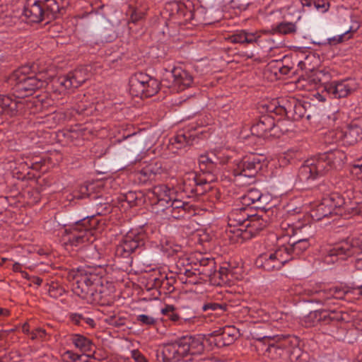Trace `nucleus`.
Returning <instances> with one entry per match:
<instances>
[{
	"instance_id": "1",
	"label": "nucleus",
	"mask_w": 362,
	"mask_h": 362,
	"mask_svg": "<svg viewBox=\"0 0 362 362\" xmlns=\"http://www.w3.org/2000/svg\"><path fill=\"white\" fill-rule=\"evenodd\" d=\"M346 159L340 150H332L307 159L300 166L298 177L303 182H310L329 172L340 170Z\"/></svg>"
},
{
	"instance_id": "2",
	"label": "nucleus",
	"mask_w": 362,
	"mask_h": 362,
	"mask_svg": "<svg viewBox=\"0 0 362 362\" xmlns=\"http://www.w3.org/2000/svg\"><path fill=\"white\" fill-rule=\"evenodd\" d=\"M154 212L166 219H179L186 216L190 206L187 202L170 197V189L165 185L155 186L149 192Z\"/></svg>"
},
{
	"instance_id": "3",
	"label": "nucleus",
	"mask_w": 362,
	"mask_h": 362,
	"mask_svg": "<svg viewBox=\"0 0 362 362\" xmlns=\"http://www.w3.org/2000/svg\"><path fill=\"white\" fill-rule=\"evenodd\" d=\"M203 350L200 337L185 336L173 343L164 344L157 351L156 357L158 362H181L187 355L199 354Z\"/></svg>"
},
{
	"instance_id": "4",
	"label": "nucleus",
	"mask_w": 362,
	"mask_h": 362,
	"mask_svg": "<svg viewBox=\"0 0 362 362\" xmlns=\"http://www.w3.org/2000/svg\"><path fill=\"white\" fill-rule=\"evenodd\" d=\"M64 8V0H28L23 14L30 22L49 21L59 17Z\"/></svg>"
},
{
	"instance_id": "5",
	"label": "nucleus",
	"mask_w": 362,
	"mask_h": 362,
	"mask_svg": "<svg viewBox=\"0 0 362 362\" xmlns=\"http://www.w3.org/2000/svg\"><path fill=\"white\" fill-rule=\"evenodd\" d=\"M29 68L21 67L14 71L8 78L7 83L11 87L16 96L23 98L47 85L45 81H42L34 75H28Z\"/></svg>"
},
{
	"instance_id": "6",
	"label": "nucleus",
	"mask_w": 362,
	"mask_h": 362,
	"mask_svg": "<svg viewBox=\"0 0 362 362\" xmlns=\"http://www.w3.org/2000/svg\"><path fill=\"white\" fill-rule=\"evenodd\" d=\"M93 218L86 217L78 221L69 228L66 229L64 241L66 245L73 247H83L95 240L94 226L92 224Z\"/></svg>"
},
{
	"instance_id": "7",
	"label": "nucleus",
	"mask_w": 362,
	"mask_h": 362,
	"mask_svg": "<svg viewBox=\"0 0 362 362\" xmlns=\"http://www.w3.org/2000/svg\"><path fill=\"white\" fill-rule=\"evenodd\" d=\"M267 351L274 358L288 357L291 361L299 358L301 350L299 339L293 335H277L274 342L269 344Z\"/></svg>"
},
{
	"instance_id": "8",
	"label": "nucleus",
	"mask_w": 362,
	"mask_h": 362,
	"mask_svg": "<svg viewBox=\"0 0 362 362\" xmlns=\"http://www.w3.org/2000/svg\"><path fill=\"white\" fill-rule=\"evenodd\" d=\"M347 210L344 198L337 193H332L323 197L320 204L311 211V216L320 221L333 216H343Z\"/></svg>"
},
{
	"instance_id": "9",
	"label": "nucleus",
	"mask_w": 362,
	"mask_h": 362,
	"mask_svg": "<svg viewBox=\"0 0 362 362\" xmlns=\"http://www.w3.org/2000/svg\"><path fill=\"white\" fill-rule=\"evenodd\" d=\"M159 81L144 73H136L129 79V92L133 96L149 98L158 93Z\"/></svg>"
},
{
	"instance_id": "10",
	"label": "nucleus",
	"mask_w": 362,
	"mask_h": 362,
	"mask_svg": "<svg viewBox=\"0 0 362 362\" xmlns=\"http://www.w3.org/2000/svg\"><path fill=\"white\" fill-rule=\"evenodd\" d=\"M267 110L277 115H285L288 119L293 120H299L306 113L305 106L295 98L282 100L281 102L274 101L268 106Z\"/></svg>"
},
{
	"instance_id": "11",
	"label": "nucleus",
	"mask_w": 362,
	"mask_h": 362,
	"mask_svg": "<svg viewBox=\"0 0 362 362\" xmlns=\"http://www.w3.org/2000/svg\"><path fill=\"white\" fill-rule=\"evenodd\" d=\"M249 208L244 206L240 208L233 209L228 214V226L225 230L226 238H228L230 243H240V235H238L237 230L240 231L244 228L245 222L250 217Z\"/></svg>"
},
{
	"instance_id": "12",
	"label": "nucleus",
	"mask_w": 362,
	"mask_h": 362,
	"mask_svg": "<svg viewBox=\"0 0 362 362\" xmlns=\"http://www.w3.org/2000/svg\"><path fill=\"white\" fill-rule=\"evenodd\" d=\"M281 124V122L279 120L276 122L272 115H264L251 127V133L264 139L279 137L282 132Z\"/></svg>"
},
{
	"instance_id": "13",
	"label": "nucleus",
	"mask_w": 362,
	"mask_h": 362,
	"mask_svg": "<svg viewBox=\"0 0 362 362\" xmlns=\"http://www.w3.org/2000/svg\"><path fill=\"white\" fill-rule=\"evenodd\" d=\"M288 262V255L286 249L279 247L274 252L260 255L255 260V265L272 272L280 269Z\"/></svg>"
},
{
	"instance_id": "14",
	"label": "nucleus",
	"mask_w": 362,
	"mask_h": 362,
	"mask_svg": "<svg viewBox=\"0 0 362 362\" xmlns=\"http://www.w3.org/2000/svg\"><path fill=\"white\" fill-rule=\"evenodd\" d=\"M144 245V235L141 234L127 233L115 248V255L117 257L127 258L140 250Z\"/></svg>"
},
{
	"instance_id": "15",
	"label": "nucleus",
	"mask_w": 362,
	"mask_h": 362,
	"mask_svg": "<svg viewBox=\"0 0 362 362\" xmlns=\"http://www.w3.org/2000/svg\"><path fill=\"white\" fill-rule=\"evenodd\" d=\"M32 103L28 100H13L6 95H0V115L10 117L23 113L29 108Z\"/></svg>"
},
{
	"instance_id": "16",
	"label": "nucleus",
	"mask_w": 362,
	"mask_h": 362,
	"mask_svg": "<svg viewBox=\"0 0 362 362\" xmlns=\"http://www.w3.org/2000/svg\"><path fill=\"white\" fill-rule=\"evenodd\" d=\"M357 88V83L351 78L334 81L325 86V90L334 98H345Z\"/></svg>"
},
{
	"instance_id": "17",
	"label": "nucleus",
	"mask_w": 362,
	"mask_h": 362,
	"mask_svg": "<svg viewBox=\"0 0 362 362\" xmlns=\"http://www.w3.org/2000/svg\"><path fill=\"white\" fill-rule=\"evenodd\" d=\"M267 225V221L263 218L262 216L258 214L250 215L247 221L245 222V225H244V228L240 231H236L238 235H240V243L252 238L263 230Z\"/></svg>"
},
{
	"instance_id": "18",
	"label": "nucleus",
	"mask_w": 362,
	"mask_h": 362,
	"mask_svg": "<svg viewBox=\"0 0 362 362\" xmlns=\"http://www.w3.org/2000/svg\"><path fill=\"white\" fill-rule=\"evenodd\" d=\"M238 334V329L235 327L226 326L212 332L209 340L221 348L232 344L237 339Z\"/></svg>"
},
{
	"instance_id": "19",
	"label": "nucleus",
	"mask_w": 362,
	"mask_h": 362,
	"mask_svg": "<svg viewBox=\"0 0 362 362\" xmlns=\"http://www.w3.org/2000/svg\"><path fill=\"white\" fill-rule=\"evenodd\" d=\"M262 168L260 160L255 155L245 158L233 170L235 177H246L252 178Z\"/></svg>"
},
{
	"instance_id": "20",
	"label": "nucleus",
	"mask_w": 362,
	"mask_h": 362,
	"mask_svg": "<svg viewBox=\"0 0 362 362\" xmlns=\"http://www.w3.org/2000/svg\"><path fill=\"white\" fill-rule=\"evenodd\" d=\"M355 250L356 249L352 244L347 241L342 242L327 250V254L325 257V262L329 264L334 263L339 259L344 260L348 257L354 255Z\"/></svg>"
},
{
	"instance_id": "21",
	"label": "nucleus",
	"mask_w": 362,
	"mask_h": 362,
	"mask_svg": "<svg viewBox=\"0 0 362 362\" xmlns=\"http://www.w3.org/2000/svg\"><path fill=\"white\" fill-rule=\"evenodd\" d=\"M89 78L88 68L80 67L59 78V84L65 88H78Z\"/></svg>"
},
{
	"instance_id": "22",
	"label": "nucleus",
	"mask_w": 362,
	"mask_h": 362,
	"mask_svg": "<svg viewBox=\"0 0 362 362\" xmlns=\"http://www.w3.org/2000/svg\"><path fill=\"white\" fill-rule=\"evenodd\" d=\"M169 74L173 78V87L177 91L185 90L193 83L192 74L180 66L174 67Z\"/></svg>"
},
{
	"instance_id": "23",
	"label": "nucleus",
	"mask_w": 362,
	"mask_h": 362,
	"mask_svg": "<svg viewBox=\"0 0 362 362\" xmlns=\"http://www.w3.org/2000/svg\"><path fill=\"white\" fill-rule=\"evenodd\" d=\"M309 247L310 243L308 238L299 239L293 243H288V245L281 246V248L286 249L288 255V262L300 256Z\"/></svg>"
},
{
	"instance_id": "24",
	"label": "nucleus",
	"mask_w": 362,
	"mask_h": 362,
	"mask_svg": "<svg viewBox=\"0 0 362 362\" xmlns=\"http://www.w3.org/2000/svg\"><path fill=\"white\" fill-rule=\"evenodd\" d=\"M260 37L259 32H249L241 30L230 35L229 40L233 43L253 44L257 42Z\"/></svg>"
},
{
	"instance_id": "25",
	"label": "nucleus",
	"mask_w": 362,
	"mask_h": 362,
	"mask_svg": "<svg viewBox=\"0 0 362 362\" xmlns=\"http://www.w3.org/2000/svg\"><path fill=\"white\" fill-rule=\"evenodd\" d=\"M343 145H354L362 139V129L356 124H351L343 130Z\"/></svg>"
},
{
	"instance_id": "26",
	"label": "nucleus",
	"mask_w": 362,
	"mask_h": 362,
	"mask_svg": "<svg viewBox=\"0 0 362 362\" xmlns=\"http://www.w3.org/2000/svg\"><path fill=\"white\" fill-rule=\"evenodd\" d=\"M218 163H221V160L214 152L202 155L199 158L200 168L203 173H205V175L212 174L211 172L214 170L215 165Z\"/></svg>"
},
{
	"instance_id": "27",
	"label": "nucleus",
	"mask_w": 362,
	"mask_h": 362,
	"mask_svg": "<svg viewBox=\"0 0 362 362\" xmlns=\"http://www.w3.org/2000/svg\"><path fill=\"white\" fill-rule=\"evenodd\" d=\"M262 199V192L255 188H250L245 194L240 197L242 204L247 208L252 204H255V208H261Z\"/></svg>"
},
{
	"instance_id": "28",
	"label": "nucleus",
	"mask_w": 362,
	"mask_h": 362,
	"mask_svg": "<svg viewBox=\"0 0 362 362\" xmlns=\"http://www.w3.org/2000/svg\"><path fill=\"white\" fill-rule=\"evenodd\" d=\"M213 180H214V175L213 174L209 173L205 175V173H203L202 175H197L196 180L197 185H196L194 195L204 194L210 187L209 182Z\"/></svg>"
},
{
	"instance_id": "29",
	"label": "nucleus",
	"mask_w": 362,
	"mask_h": 362,
	"mask_svg": "<svg viewBox=\"0 0 362 362\" xmlns=\"http://www.w3.org/2000/svg\"><path fill=\"white\" fill-rule=\"evenodd\" d=\"M95 291V288L93 287L86 286L84 281H76V285L74 286V293L87 302L91 298Z\"/></svg>"
},
{
	"instance_id": "30",
	"label": "nucleus",
	"mask_w": 362,
	"mask_h": 362,
	"mask_svg": "<svg viewBox=\"0 0 362 362\" xmlns=\"http://www.w3.org/2000/svg\"><path fill=\"white\" fill-rule=\"evenodd\" d=\"M297 31L296 25L291 22H283L280 23L276 26L272 27L271 33L281 34V35H290L294 34Z\"/></svg>"
},
{
	"instance_id": "31",
	"label": "nucleus",
	"mask_w": 362,
	"mask_h": 362,
	"mask_svg": "<svg viewBox=\"0 0 362 362\" xmlns=\"http://www.w3.org/2000/svg\"><path fill=\"white\" fill-rule=\"evenodd\" d=\"M215 262L214 259H203L200 261V264L198 268L194 270L198 272V274L202 275L204 277H209L213 273V268L214 267ZM202 279V277H201Z\"/></svg>"
},
{
	"instance_id": "32",
	"label": "nucleus",
	"mask_w": 362,
	"mask_h": 362,
	"mask_svg": "<svg viewBox=\"0 0 362 362\" xmlns=\"http://www.w3.org/2000/svg\"><path fill=\"white\" fill-rule=\"evenodd\" d=\"M173 140L174 141L172 142V144L175 146V148L181 149L192 144L193 139L191 138V135L189 133L186 134L181 131L177 134L173 138Z\"/></svg>"
},
{
	"instance_id": "33",
	"label": "nucleus",
	"mask_w": 362,
	"mask_h": 362,
	"mask_svg": "<svg viewBox=\"0 0 362 362\" xmlns=\"http://www.w3.org/2000/svg\"><path fill=\"white\" fill-rule=\"evenodd\" d=\"M197 175L194 173H189L185 175L183 180V191L189 194L191 196H193L194 194V189L197 183Z\"/></svg>"
},
{
	"instance_id": "34",
	"label": "nucleus",
	"mask_w": 362,
	"mask_h": 362,
	"mask_svg": "<svg viewBox=\"0 0 362 362\" xmlns=\"http://www.w3.org/2000/svg\"><path fill=\"white\" fill-rule=\"evenodd\" d=\"M110 302V298H109L104 293V291H102V286L100 285L95 289V292L91 296V298L88 301L89 303L98 304L100 305H108Z\"/></svg>"
},
{
	"instance_id": "35",
	"label": "nucleus",
	"mask_w": 362,
	"mask_h": 362,
	"mask_svg": "<svg viewBox=\"0 0 362 362\" xmlns=\"http://www.w3.org/2000/svg\"><path fill=\"white\" fill-rule=\"evenodd\" d=\"M320 314V324L328 325L332 322H339L341 319V315L335 311H328L325 310H319Z\"/></svg>"
},
{
	"instance_id": "36",
	"label": "nucleus",
	"mask_w": 362,
	"mask_h": 362,
	"mask_svg": "<svg viewBox=\"0 0 362 362\" xmlns=\"http://www.w3.org/2000/svg\"><path fill=\"white\" fill-rule=\"evenodd\" d=\"M71 340L74 346L81 351H86L90 349L91 341L83 335L74 334L71 336Z\"/></svg>"
},
{
	"instance_id": "37",
	"label": "nucleus",
	"mask_w": 362,
	"mask_h": 362,
	"mask_svg": "<svg viewBox=\"0 0 362 362\" xmlns=\"http://www.w3.org/2000/svg\"><path fill=\"white\" fill-rule=\"evenodd\" d=\"M320 314L319 313V310L310 312L301 320L302 324L308 327H311L317 325L320 322Z\"/></svg>"
},
{
	"instance_id": "38",
	"label": "nucleus",
	"mask_w": 362,
	"mask_h": 362,
	"mask_svg": "<svg viewBox=\"0 0 362 362\" xmlns=\"http://www.w3.org/2000/svg\"><path fill=\"white\" fill-rule=\"evenodd\" d=\"M227 305L226 303H217L214 302H209L202 305V310L204 312H209L211 314L212 312H216L217 315L222 314L226 310Z\"/></svg>"
},
{
	"instance_id": "39",
	"label": "nucleus",
	"mask_w": 362,
	"mask_h": 362,
	"mask_svg": "<svg viewBox=\"0 0 362 362\" xmlns=\"http://www.w3.org/2000/svg\"><path fill=\"white\" fill-rule=\"evenodd\" d=\"M146 11L147 8L146 7L133 8L130 6L129 10V12L130 13L129 22L136 23L139 21L144 19L146 16Z\"/></svg>"
},
{
	"instance_id": "40",
	"label": "nucleus",
	"mask_w": 362,
	"mask_h": 362,
	"mask_svg": "<svg viewBox=\"0 0 362 362\" xmlns=\"http://www.w3.org/2000/svg\"><path fill=\"white\" fill-rule=\"evenodd\" d=\"M343 130L335 129L327 132L325 135V142L329 144L340 143L343 144Z\"/></svg>"
},
{
	"instance_id": "41",
	"label": "nucleus",
	"mask_w": 362,
	"mask_h": 362,
	"mask_svg": "<svg viewBox=\"0 0 362 362\" xmlns=\"http://www.w3.org/2000/svg\"><path fill=\"white\" fill-rule=\"evenodd\" d=\"M159 168L154 166L153 164H149L144 168L140 171L141 176L144 177L143 181H146L148 180H152L154 178V176L158 173Z\"/></svg>"
},
{
	"instance_id": "42",
	"label": "nucleus",
	"mask_w": 362,
	"mask_h": 362,
	"mask_svg": "<svg viewBox=\"0 0 362 362\" xmlns=\"http://www.w3.org/2000/svg\"><path fill=\"white\" fill-rule=\"evenodd\" d=\"M313 59H315V57L313 54H307L304 60H300L298 62V66L300 70H305L306 71H313L315 68L314 66L311 65Z\"/></svg>"
},
{
	"instance_id": "43",
	"label": "nucleus",
	"mask_w": 362,
	"mask_h": 362,
	"mask_svg": "<svg viewBox=\"0 0 362 362\" xmlns=\"http://www.w3.org/2000/svg\"><path fill=\"white\" fill-rule=\"evenodd\" d=\"M76 281H84L86 285L89 287H93L94 288H97L99 286V280L95 275H86L78 277Z\"/></svg>"
},
{
	"instance_id": "44",
	"label": "nucleus",
	"mask_w": 362,
	"mask_h": 362,
	"mask_svg": "<svg viewBox=\"0 0 362 362\" xmlns=\"http://www.w3.org/2000/svg\"><path fill=\"white\" fill-rule=\"evenodd\" d=\"M349 293V291L342 287H334L329 289L330 296L337 299H344L345 296Z\"/></svg>"
},
{
	"instance_id": "45",
	"label": "nucleus",
	"mask_w": 362,
	"mask_h": 362,
	"mask_svg": "<svg viewBox=\"0 0 362 362\" xmlns=\"http://www.w3.org/2000/svg\"><path fill=\"white\" fill-rule=\"evenodd\" d=\"M136 320L142 325H153L156 322L152 316L144 314L137 315Z\"/></svg>"
},
{
	"instance_id": "46",
	"label": "nucleus",
	"mask_w": 362,
	"mask_h": 362,
	"mask_svg": "<svg viewBox=\"0 0 362 362\" xmlns=\"http://www.w3.org/2000/svg\"><path fill=\"white\" fill-rule=\"evenodd\" d=\"M47 332L45 329L37 327L33 330L30 333V338L33 340L35 339H39V340H44L45 339V337L47 336Z\"/></svg>"
},
{
	"instance_id": "47",
	"label": "nucleus",
	"mask_w": 362,
	"mask_h": 362,
	"mask_svg": "<svg viewBox=\"0 0 362 362\" xmlns=\"http://www.w3.org/2000/svg\"><path fill=\"white\" fill-rule=\"evenodd\" d=\"M313 5L322 12H326L329 7V3L325 0H316V1H313Z\"/></svg>"
},
{
	"instance_id": "48",
	"label": "nucleus",
	"mask_w": 362,
	"mask_h": 362,
	"mask_svg": "<svg viewBox=\"0 0 362 362\" xmlns=\"http://www.w3.org/2000/svg\"><path fill=\"white\" fill-rule=\"evenodd\" d=\"M132 358L136 362H148L146 357L139 351V350H133L131 352Z\"/></svg>"
},
{
	"instance_id": "49",
	"label": "nucleus",
	"mask_w": 362,
	"mask_h": 362,
	"mask_svg": "<svg viewBox=\"0 0 362 362\" xmlns=\"http://www.w3.org/2000/svg\"><path fill=\"white\" fill-rule=\"evenodd\" d=\"M349 33V30L344 32V33L337 35V37H334L332 38H329V43L330 45H337L344 41L346 35Z\"/></svg>"
},
{
	"instance_id": "50",
	"label": "nucleus",
	"mask_w": 362,
	"mask_h": 362,
	"mask_svg": "<svg viewBox=\"0 0 362 362\" xmlns=\"http://www.w3.org/2000/svg\"><path fill=\"white\" fill-rule=\"evenodd\" d=\"M116 315L117 313L115 311H112L105 314L104 317V322L112 326L113 324H115V322H114V319L115 318Z\"/></svg>"
},
{
	"instance_id": "51",
	"label": "nucleus",
	"mask_w": 362,
	"mask_h": 362,
	"mask_svg": "<svg viewBox=\"0 0 362 362\" xmlns=\"http://www.w3.org/2000/svg\"><path fill=\"white\" fill-rule=\"evenodd\" d=\"M64 291L62 288H55L52 286L49 289V294L51 297L57 298L58 296H62Z\"/></svg>"
},
{
	"instance_id": "52",
	"label": "nucleus",
	"mask_w": 362,
	"mask_h": 362,
	"mask_svg": "<svg viewBox=\"0 0 362 362\" xmlns=\"http://www.w3.org/2000/svg\"><path fill=\"white\" fill-rule=\"evenodd\" d=\"M71 321L76 325L83 326V315L74 313L71 315Z\"/></svg>"
},
{
	"instance_id": "53",
	"label": "nucleus",
	"mask_w": 362,
	"mask_h": 362,
	"mask_svg": "<svg viewBox=\"0 0 362 362\" xmlns=\"http://www.w3.org/2000/svg\"><path fill=\"white\" fill-rule=\"evenodd\" d=\"M114 320H115L114 322H115V324L112 325V326H114V327H122V326L124 325V324H125L126 319L123 317L119 316L117 314Z\"/></svg>"
},
{
	"instance_id": "54",
	"label": "nucleus",
	"mask_w": 362,
	"mask_h": 362,
	"mask_svg": "<svg viewBox=\"0 0 362 362\" xmlns=\"http://www.w3.org/2000/svg\"><path fill=\"white\" fill-rule=\"evenodd\" d=\"M167 317L173 322H179V324H182V322L180 320V317L178 314L175 313L173 311H172Z\"/></svg>"
},
{
	"instance_id": "55",
	"label": "nucleus",
	"mask_w": 362,
	"mask_h": 362,
	"mask_svg": "<svg viewBox=\"0 0 362 362\" xmlns=\"http://www.w3.org/2000/svg\"><path fill=\"white\" fill-rule=\"evenodd\" d=\"M84 325H87L90 327H94L95 325V323L92 318L83 316V326Z\"/></svg>"
},
{
	"instance_id": "56",
	"label": "nucleus",
	"mask_w": 362,
	"mask_h": 362,
	"mask_svg": "<svg viewBox=\"0 0 362 362\" xmlns=\"http://www.w3.org/2000/svg\"><path fill=\"white\" fill-rule=\"evenodd\" d=\"M279 71L283 75H287L291 70V67L288 66H279L278 67Z\"/></svg>"
},
{
	"instance_id": "57",
	"label": "nucleus",
	"mask_w": 362,
	"mask_h": 362,
	"mask_svg": "<svg viewBox=\"0 0 362 362\" xmlns=\"http://www.w3.org/2000/svg\"><path fill=\"white\" fill-rule=\"evenodd\" d=\"M174 310L175 308L173 305H166L164 308L162 309L161 313L167 316Z\"/></svg>"
},
{
	"instance_id": "58",
	"label": "nucleus",
	"mask_w": 362,
	"mask_h": 362,
	"mask_svg": "<svg viewBox=\"0 0 362 362\" xmlns=\"http://www.w3.org/2000/svg\"><path fill=\"white\" fill-rule=\"evenodd\" d=\"M88 250L90 252H93V253L91 254V257H90L92 259H97V258L100 257L99 253L98 252L95 251V247H90Z\"/></svg>"
},
{
	"instance_id": "59",
	"label": "nucleus",
	"mask_w": 362,
	"mask_h": 362,
	"mask_svg": "<svg viewBox=\"0 0 362 362\" xmlns=\"http://www.w3.org/2000/svg\"><path fill=\"white\" fill-rule=\"evenodd\" d=\"M355 267L358 270L362 271V258L357 259L355 262Z\"/></svg>"
},
{
	"instance_id": "60",
	"label": "nucleus",
	"mask_w": 362,
	"mask_h": 362,
	"mask_svg": "<svg viewBox=\"0 0 362 362\" xmlns=\"http://www.w3.org/2000/svg\"><path fill=\"white\" fill-rule=\"evenodd\" d=\"M22 330L23 333L30 335L31 332H30V326L28 323H25L23 325Z\"/></svg>"
},
{
	"instance_id": "61",
	"label": "nucleus",
	"mask_w": 362,
	"mask_h": 362,
	"mask_svg": "<svg viewBox=\"0 0 362 362\" xmlns=\"http://www.w3.org/2000/svg\"><path fill=\"white\" fill-rule=\"evenodd\" d=\"M21 264L18 262H16L13 265V270L14 272H21Z\"/></svg>"
},
{
	"instance_id": "62",
	"label": "nucleus",
	"mask_w": 362,
	"mask_h": 362,
	"mask_svg": "<svg viewBox=\"0 0 362 362\" xmlns=\"http://www.w3.org/2000/svg\"><path fill=\"white\" fill-rule=\"evenodd\" d=\"M313 1H316V0H302V4L303 6H311L313 5Z\"/></svg>"
},
{
	"instance_id": "63",
	"label": "nucleus",
	"mask_w": 362,
	"mask_h": 362,
	"mask_svg": "<svg viewBox=\"0 0 362 362\" xmlns=\"http://www.w3.org/2000/svg\"><path fill=\"white\" fill-rule=\"evenodd\" d=\"M320 74H321V72H316V73H315V74L313 75V76H314L313 80L314 81H317L318 82H320V76H319Z\"/></svg>"
},
{
	"instance_id": "64",
	"label": "nucleus",
	"mask_w": 362,
	"mask_h": 362,
	"mask_svg": "<svg viewBox=\"0 0 362 362\" xmlns=\"http://www.w3.org/2000/svg\"><path fill=\"white\" fill-rule=\"evenodd\" d=\"M354 169H359L361 172L362 173V163L354 165Z\"/></svg>"
}]
</instances>
